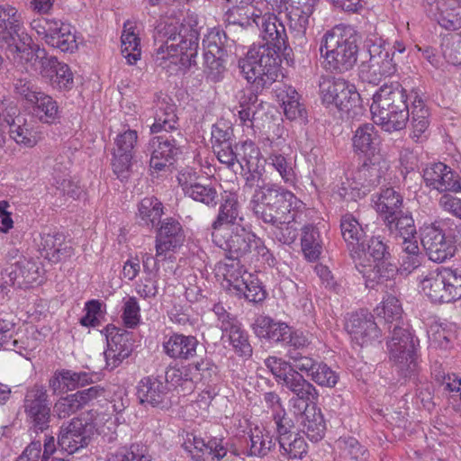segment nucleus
Masks as SVG:
<instances>
[{
  "instance_id": "nucleus-26",
  "label": "nucleus",
  "mask_w": 461,
  "mask_h": 461,
  "mask_svg": "<svg viewBox=\"0 0 461 461\" xmlns=\"http://www.w3.org/2000/svg\"><path fill=\"white\" fill-rule=\"evenodd\" d=\"M185 232L180 222L174 218H166L158 230L156 239L157 257L181 247L185 241Z\"/></svg>"
},
{
  "instance_id": "nucleus-11",
  "label": "nucleus",
  "mask_w": 461,
  "mask_h": 461,
  "mask_svg": "<svg viewBox=\"0 0 461 461\" xmlns=\"http://www.w3.org/2000/svg\"><path fill=\"white\" fill-rule=\"evenodd\" d=\"M319 0H277L276 12L285 14L295 48L304 49L308 43L306 31L309 19Z\"/></svg>"
},
{
  "instance_id": "nucleus-14",
  "label": "nucleus",
  "mask_w": 461,
  "mask_h": 461,
  "mask_svg": "<svg viewBox=\"0 0 461 461\" xmlns=\"http://www.w3.org/2000/svg\"><path fill=\"white\" fill-rule=\"evenodd\" d=\"M420 242L429 259L436 263L445 262L456 253V247L438 221L420 229Z\"/></svg>"
},
{
  "instance_id": "nucleus-17",
  "label": "nucleus",
  "mask_w": 461,
  "mask_h": 461,
  "mask_svg": "<svg viewBox=\"0 0 461 461\" xmlns=\"http://www.w3.org/2000/svg\"><path fill=\"white\" fill-rule=\"evenodd\" d=\"M137 398L140 404L158 409L171 405L170 389L159 377H143L137 385Z\"/></svg>"
},
{
  "instance_id": "nucleus-32",
  "label": "nucleus",
  "mask_w": 461,
  "mask_h": 461,
  "mask_svg": "<svg viewBox=\"0 0 461 461\" xmlns=\"http://www.w3.org/2000/svg\"><path fill=\"white\" fill-rule=\"evenodd\" d=\"M372 203L381 220L404 210L403 196L393 187L382 188L374 194Z\"/></svg>"
},
{
  "instance_id": "nucleus-33",
  "label": "nucleus",
  "mask_w": 461,
  "mask_h": 461,
  "mask_svg": "<svg viewBox=\"0 0 461 461\" xmlns=\"http://www.w3.org/2000/svg\"><path fill=\"white\" fill-rule=\"evenodd\" d=\"M290 326L285 322L276 321L267 316L259 315L253 323L254 333L259 339H265L271 343L281 344L289 331Z\"/></svg>"
},
{
  "instance_id": "nucleus-57",
  "label": "nucleus",
  "mask_w": 461,
  "mask_h": 461,
  "mask_svg": "<svg viewBox=\"0 0 461 461\" xmlns=\"http://www.w3.org/2000/svg\"><path fill=\"white\" fill-rule=\"evenodd\" d=\"M279 446L281 454L291 459H301L307 453V443L299 433L291 434V437L287 438H281Z\"/></svg>"
},
{
  "instance_id": "nucleus-27",
  "label": "nucleus",
  "mask_w": 461,
  "mask_h": 461,
  "mask_svg": "<svg viewBox=\"0 0 461 461\" xmlns=\"http://www.w3.org/2000/svg\"><path fill=\"white\" fill-rule=\"evenodd\" d=\"M163 349L171 358L188 360L198 356L203 348L194 336L174 333L163 342Z\"/></svg>"
},
{
  "instance_id": "nucleus-31",
  "label": "nucleus",
  "mask_w": 461,
  "mask_h": 461,
  "mask_svg": "<svg viewBox=\"0 0 461 461\" xmlns=\"http://www.w3.org/2000/svg\"><path fill=\"white\" fill-rule=\"evenodd\" d=\"M31 28L48 45L59 43V41H55V38L53 36L56 32H61V34L67 38L65 41H62L64 46L66 44L68 45L71 41L70 24L65 23L59 19L39 17L31 22Z\"/></svg>"
},
{
  "instance_id": "nucleus-63",
  "label": "nucleus",
  "mask_w": 461,
  "mask_h": 461,
  "mask_svg": "<svg viewBox=\"0 0 461 461\" xmlns=\"http://www.w3.org/2000/svg\"><path fill=\"white\" fill-rule=\"evenodd\" d=\"M309 377L318 385L329 388L335 387L339 380V374L322 361H318Z\"/></svg>"
},
{
  "instance_id": "nucleus-47",
  "label": "nucleus",
  "mask_w": 461,
  "mask_h": 461,
  "mask_svg": "<svg viewBox=\"0 0 461 461\" xmlns=\"http://www.w3.org/2000/svg\"><path fill=\"white\" fill-rule=\"evenodd\" d=\"M133 23H124L122 40V54L127 59L128 64L133 65L140 59L141 50L140 38L135 33Z\"/></svg>"
},
{
  "instance_id": "nucleus-5",
  "label": "nucleus",
  "mask_w": 461,
  "mask_h": 461,
  "mask_svg": "<svg viewBox=\"0 0 461 461\" xmlns=\"http://www.w3.org/2000/svg\"><path fill=\"white\" fill-rule=\"evenodd\" d=\"M212 236L213 242L230 256L249 261H261L269 267H275L277 264L276 258L264 241L248 225L235 224L233 228H230L229 236L223 240H218V235L214 232Z\"/></svg>"
},
{
  "instance_id": "nucleus-52",
  "label": "nucleus",
  "mask_w": 461,
  "mask_h": 461,
  "mask_svg": "<svg viewBox=\"0 0 461 461\" xmlns=\"http://www.w3.org/2000/svg\"><path fill=\"white\" fill-rule=\"evenodd\" d=\"M38 97L39 100H35L32 104L35 114L42 122H55L59 118V109L56 100L44 92H41Z\"/></svg>"
},
{
  "instance_id": "nucleus-43",
  "label": "nucleus",
  "mask_w": 461,
  "mask_h": 461,
  "mask_svg": "<svg viewBox=\"0 0 461 461\" xmlns=\"http://www.w3.org/2000/svg\"><path fill=\"white\" fill-rule=\"evenodd\" d=\"M302 251L308 261L315 262L322 252L323 242L319 230L313 225H306L302 230Z\"/></svg>"
},
{
  "instance_id": "nucleus-28",
  "label": "nucleus",
  "mask_w": 461,
  "mask_h": 461,
  "mask_svg": "<svg viewBox=\"0 0 461 461\" xmlns=\"http://www.w3.org/2000/svg\"><path fill=\"white\" fill-rule=\"evenodd\" d=\"M296 421L300 430L303 432L311 441L321 440L326 430V423L320 409L314 404L299 408L296 414Z\"/></svg>"
},
{
  "instance_id": "nucleus-23",
  "label": "nucleus",
  "mask_w": 461,
  "mask_h": 461,
  "mask_svg": "<svg viewBox=\"0 0 461 461\" xmlns=\"http://www.w3.org/2000/svg\"><path fill=\"white\" fill-rule=\"evenodd\" d=\"M389 169L388 162L380 156L366 160L355 172L365 196L385 181Z\"/></svg>"
},
{
  "instance_id": "nucleus-59",
  "label": "nucleus",
  "mask_w": 461,
  "mask_h": 461,
  "mask_svg": "<svg viewBox=\"0 0 461 461\" xmlns=\"http://www.w3.org/2000/svg\"><path fill=\"white\" fill-rule=\"evenodd\" d=\"M281 345L286 348L285 356L287 358L293 357L294 354L308 350L311 340L303 331L290 327Z\"/></svg>"
},
{
  "instance_id": "nucleus-7",
  "label": "nucleus",
  "mask_w": 461,
  "mask_h": 461,
  "mask_svg": "<svg viewBox=\"0 0 461 461\" xmlns=\"http://www.w3.org/2000/svg\"><path fill=\"white\" fill-rule=\"evenodd\" d=\"M389 331L391 337L387 341V348L390 360L394 364L396 372L405 379L416 376L419 368V339L410 330L408 323L393 324Z\"/></svg>"
},
{
  "instance_id": "nucleus-40",
  "label": "nucleus",
  "mask_w": 461,
  "mask_h": 461,
  "mask_svg": "<svg viewBox=\"0 0 461 461\" xmlns=\"http://www.w3.org/2000/svg\"><path fill=\"white\" fill-rule=\"evenodd\" d=\"M353 148L357 152L374 154L379 143L375 127L372 123L360 124L352 138Z\"/></svg>"
},
{
  "instance_id": "nucleus-13",
  "label": "nucleus",
  "mask_w": 461,
  "mask_h": 461,
  "mask_svg": "<svg viewBox=\"0 0 461 461\" xmlns=\"http://www.w3.org/2000/svg\"><path fill=\"white\" fill-rule=\"evenodd\" d=\"M177 181L185 196L208 208H215L218 205L220 199L216 186L194 169L184 168L179 171Z\"/></svg>"
},
{
  "instance_id": "nucleus-61",
  "label": "nucleus",
  "mask_w": 461,
  "mask_h": 461,
  "mask_svg": "<svg viewBox=\"0 0 461 461\" xmlns=\"http://www.w3.org/2000/svg\"><path fill=\"white\" fill-rule=\"evenodd\" d=\"M264 363L279 385H282V383L291 376L293 371H295L289 359L285 360L282 357L271 356L266 358Z\"/></svg>"
},
{
  "instance_id": "nucleus-62",
  "label": "nucleus",
  "mask_w": 461,
  "mask_h": 461,
  "mask_svg": "<svg viewBox=\"0 0 461 461\" xmlns=\"http://www.w3.org/2000/svg\"><path fill=\"white\" fill-rule=\"evenodd\" d=\"M194 380L209 384L217 376L219 368L209 357L201 358L198 361L189 364Z\"/></svg>"
},
{
  "instance_id": "nucleus-24",
  "label": "nucleus",
  "mask_w": 461,
  "mask_h": 461,
  "mask_svg": "<svg viewBox=\"0 0 461 461\" xmlns=\"http://www.w3.org/2000/svg\"><path fill=\"white\" fill-rule=\"evenodd\" d=\"M341 235L354 260L361 259L366 252V231L357 219L346 213L340 219Z\"/></svg>"
},
{
  "instance_id": "nucleus-49",
  "label": "nucleus",
  "mask_w": 461,
  "mask_h": 461,
  "mask_svg": "<svg viewBox=\"0 0 461 461\" xmlns=\"http://www.w3.org/2000/svg\"><path fill=\"white\" fill-rule=\"evenodd\" d=\"M375 312L388 324V330H391L393 324L406 323L402 319V305L395 296L389 295L375 309Z\"/></svg>"
},
{
  "instance_id": "nucleus-44",
  "label": "nucleus",
  "mask_w": 461,
  "mask_h": 461,
  "mask_svg": "<svg viewBox=\"0 0 461 461\" xmlns=\"http://www.w3.org/2000/svg\"><path fill=\"white\" fill-rule=\"evenodd\" d=\"M5 44V52L9 59L18 64L31 63L32 68L33 62H36V54L39 50L44 49L40 48L38 45L31 46L30 43H26L22 40L17 42L15 38H14V41H9Z\"/></svg>"
},
{
  "instance_id": "nucleus-21",
  "label": "nucleus",
  "mask_w": 461,
  "mask_h": 461,
  "mask_svg": "<svg viewBox=\"0 0 461 461\" xmlns=\"http://www.w3.org/2000/svg\"><path fill=\"white\" fill-rule=\"evenodd\" d=\"M426 185L442 192L458 193L461 190L459 175L444 163H433L423 170Z\"/></svg>"
},
{
  "instance_id": "nucleus-55",
  "label": "nucleus",
  "mask_w": 461,
  "mask_h": 461,
  "mask_svg": "<svg viewBox=\"0 0 461 461\" xmlns=\"http://www.w3.org/2000/svg\"><path fill=\"white\" fill-rule=\"evenodd\" d=\"M227 35L218 28H212L204 34L202 45L203 54L228 55L227 54Z\"/></svg>"
},
{
  "instance_id": "nucleus-48",
  "label": "nucleus",
  "mask_w": 461,
  "mask_h": 461,
  "mask_svg": "<svg viewBox=\"0 0 461 461\" xmlns=\"http://www.w3.org/2000/svg\"><path fill=\"white\" fill-rule=\"evenodd\" d=\"M177 116L176 114V106L174 104L162 103L156 111L154 123L150 126L151 133L176 130Z\"/></svg>"
},
{
  "instance_id": "nucleus-2",
  "label": "nucleus",
  "mask_w": 461,
  "mask_h": 461,
  "mask_svg": "<svg viewBox=\"0 0 461 461\" xmlns=\"http://www.w3.org/2000/svg\"><path fill=\"white\" fill-rule=\"evenodd\" d=\"M250 207L258 220L278 224L295 220L305 204L284 186L267 183L252 194Z\"/></svg>"
},
{
  "instance_id": "nucleus-9",
  "label": "nucleus",
  "mask_w": 461,
  "mask_h": 461,
  "mask_svg": "<svg viewBox=\"0 0 461 461\" xmlns=\"http://www.w3.org/2000/svg\"><path fill=\"white\" fill-rule=\"evenodd\" d=\"M320 93L322 104L327 107L334 106L341 116L355 118L363 113L360 95L356 86L344 78H323L320 82Z\"/></svg>"
},
{
  "instance_id": "nucleus-20",
  "label": "nucleus",
  "mask_w": 461,
  "mask_h": 461,
  "mask_svg": "<svg viewBox=\"0 0 461 461\" xmlns=\"http://www.w3.org/2000/svg\"><path fill=\"white\" fill-rule=\"evenodd\" d=\"M104 393L103 387L95 385L66 396H61L55 402L53 411L58 419H68L82 410L90 402L102 396Z\"/></svg>"
},
{
  "instance_id": "nucleus-45",
  "label": "nucleus",
  "mask_w": 461,
  "mask_h": 461,
  "mask_svg": "<svg viewBox=\"0 0 461 461\" xmlns=\"http://www.w3.org/2000/svg\"><path fill=\"white\" fill-rule=\"evenodd\" d=\"M20 25V14L17 10L9 5H0V39L5 43L19 36Z\"/></svg>"
},
{
  "instance_id": "nucleus-53",
  "label": "nucleus",
  "mask_w": 461,
  "mask_h": 461,
  "mask_svg": "<svg viewBox=\"0 0 461 461\" xmlns=\"http://www.w3.org/2000/svg\"><path fill=\"white\" fill-rule=\"evenodd\" d=\"M57 446L58 444L53 436L45 438L43 451L41 441H32L25 447L16 461H21L23 456H25V459L29 458L31 456H35L36 461H49L51 455L55 453Z\"/></svg>"
},
{
  "instance_id": "nucleus-4",
  "label": "nucleus",
  "mask_w": 461,
  "mask_h": 461,
  "mask_svg": "<svg viewBox=\"0 0 461 461\" xmlns=\"http://www.w3.org/2000/svg\"><path fill=\"white\" fill-rule=\"evenodd\" d=\"M358 41L359 36L351 26L338 25L326 32L319 48L325 69L339 74L352 69L357 59Z\"/></svg>"
},
{
  "instance_id": "nucleus-8",
  "label": "nucleus",
  "mask_w": 461,
  "mask_h": 461,
  "mask_svg": "<svg viewBox=\"0 0 461 461\" xmlns=\"http://www.w3.org/2000/svg\"><path fill=\"white\" fill-rule=\"evenodd\" d=\"M369 58L358 66V77L363 82L378 85L383 77L396 72L393 53L386 48L385 41L377 33H369L364 41Z\"/></svg>"
},
{
  "instance_id": "nucleus-30",
  "label": "nucleus",
  "mask_w": 461,
  "mask_h": 461,
  "mask_svg": "<svg viewBox=\"0 0 461 461\" xmlns=\"http://www.w3.org/2000/svg\"><path fill=\"white\" fill-rule=\"evenodd\" d=\"M397 275L396 264L384 260L381 263H376L364 275L366 286L370 289H381L383 292L393 291Z\"/></svg>"
},
{
  "instance_id": "nucleus-46",
  "label": "nucleus",
  "mask_w": 461,
  "mask_h": 461,
  "mask_svg": "<svg viewBox=\"0 0 461 461\" xmlns=\"http://www.w3.org/2000/svg\"><path fill=\"white\" fill-rule=\"evenodd\" d=\"M266 162L272 167L280 176L282 180L288 185H294L296 182L294 171V161L289 156L272 150L267 157Z\"/></svg>"
},
{
  "instance_id": "nucleus-35",
  "label": "nucleus",
  "mask_w": 461,
  "mask_h": 461,
  "mask_svg": "<svg viewBox=\"0 0 461 461\" xmlns=\"http://www.w3.org/2000/svg\"><path fill=\"white\" fill-rule=\"evenodd\" d=\"M281 386L292 393L303 406L314 403L319 396L315 386L299 372L293 371L291 376L285 383H282Z\"/></svg>"
},
{
  "instance_id": "nucleus-19",
  "label": "nucleus",
  "mask_w": 461,
  "mask_h": 461,
  "mask_svg": "<svg viewBox=\"0 0 461 461\" xmlns=\"http://www.w3.org/2000/svg\"><path fill=\"white\" fill-rule=\"evenodd\" d=\"M106 331L107 349L104 357L107 366L113 369L131 354L134 346L132 333L110 325Z\"/></svg>"
},
{
  "instance_id": "nucleus-29",
  "label": "nucleus",
  "mask_w": 461,
  "mask_h": 461,
  "mask_svg": "<svg viewBox=\"0 0 461 461\" xmlns=\"http://www.w3.org/2000/svg\"><path fill=\"white\" fill-rule=\"evenodd\" d=\"M3 122L4 127L8 126L11 139L20 146L33 148L41 139V132L23 116L8 115L3 119Z\"/></svg>"
},
{
  "instance_id": "nucleus-38",
  "label": "nucleus",
  "mask_w": 461,
  "mask_h": 461,
  "mask_svg": "<svg viewBox=\"0 0 461 461\" xmlns=\"http://www.w3.org/2000/svg\"><path fill=\"white\" fill-rule=\"evenodd\" d=\"M424 294L434 303H450L443 270L429 272L421 281Z\"/></svg>"
},
{
  "instance_id": "nucleus-56",
  "label": "nucleus",
  "mask_w": 461,
  "mask_h": 461,
  "mask_svg": "<svg viewBox=\"0 0 461 461\" xmlns=\"http://www.w3.org/2000/svg\"><path fill=\"white\" fill-rule=\"evenodd\" d=\"M152 457L146 445L133 443L111 454L106 461H151Z\"/></svg>"
},
{
  "instance_id": "nucleus-3",
  "label": "nucleus",
  "mask_w": 461,
  "mask_h": 461,
  "mask_svg": "<svg viewBox=\"0 0 461 461\" xmlns=\"http://www.w3.org/2000/svg\"><path fill=\"white\" fill-rule=\"evenodd\" d=\"M410 90L399 82L384 84L373 95L374 122L388 132L402 130L410 118Z\"/></svg>"
},
{
  "instance_id": "nucleus-15",
  "label": "nucleus",
  "mask_w": 461,
  "mask_h": 461,
  "mask_svg": "<svg viewBox=\"0 0 461 461\" xmlns=\"http://www.w3.org/2000/svg\"><path fill=\"white\" fill-rule=\"evenodd\" d=\"M92 435V426L84 422L79 417H75L61 424L59 429L57 444L58 447L68 453L74 454L87 447Z\"/></svg>"
},
{
  "instance_id": "nucleus-1",
  "label": "nucleus",
  "mask_w": 461,
  "mask_h": 461,
  "mask_svg": "<svg viewBox=\"0 0 461 461\" xmlns=\"http://www.w3.org/2000/svg\"><path fill=\"white\" fill-rule=\"evenodd\" d=\"M199 32L190 23H166L158 32L160 45L155 50L153 60L157 67L169 68L171 64L184 67L195 64L199 48Z\"/></svg>"
},
{
  "instance_id": "nucleus-42",
  "label": "nucleus",
  "mask_w": 461,
  "mask_h": 461,
  "mask_svg": "<svg viewBox=\"0 0 461 461\" xmlns=\"http://www.w3.org/2000/svg\"><path fill=\"white\" fill-rule=\"evenodd\" d=\"M162 214V203L155 196L143 198L138 205V220L140 225L154 228L160 222Z\"/></svg>"
},
{
  "instance_id": "nucleus-36",
  "label": "nucleus",
  "mask_w": 461,
  "mask_h": 461,
  "mask_svg": "<svg viewBox=\"0 0 461 461\" xmlns=\"http://www.w3.org/2000/svg\"><path fill=\"white\" fill-rule=\"evenodd\" d=\"M240 258L228 256L216 266L217 274L223 276L230 288L231 287L233 291L237 288L240 289L241 283L247 278L246 276L250 275L241 264Z\"/></svg>"
},
{
  "instance_id": "nucleus-50",
  "label": "nucleus",
  "mask_w": 461,
  "mask_h": 461,
  "mask_svg": "<svg viewBox=\"0 0 461 461\" xmlns=\"http://www.w3.org/2000/svg\"><path fill=\"white\" fill-rule=\"evenodd\" d=\"M435 19L441 27L447 30L455 31L461 28V2L447 0L442 4V8Z\"/></svg>"
},
{
  "instance_id": "nucleus-34",
  "label": "nucleus",
  "mask_w": 461,
  "mask_h": 461,
  "mask_svg": "<svg viewBox=\"0 0 461 461\" xmlns=\"http://www.w3.org/2000/svg\"><path fill=\"white\" fill-rule=\"evenodd\" d=\"M382 221L389 236L395 240L409 239L417 234L411 212L407 209L395 213V215L384 218Z\"/></svg>"
},
{
  "instance_id": "nucleus-41",
  "label": "nucleus",
  "mask_w": 461,
  "mask_h": 461,
  "mask_svg": "<svg viewBox=\"0 0 461 461\" xmlns=\"http://www.w3.org/2000/svg\"><path fill=\"white\" fill-rule=\"evenodd\" d=\"M233 155L236 159L233 160L231 167H226L228 169L236 172L235 167H239L257 166L261 152L258 147L250 140L235 143Z\"/></svg>"
},
{
  "instance_id": "nucleus-54",
  "label": "nucleus",
  "mask_w": 461,
  "mask_h": 461,
  "mask_svg": "<svg viewBox=\"0 0 461 461\" xmlns=\"http://www.w3.org/2000/svg\"><path fill=\"white\" fill-rule=\"evenodd\" d=\"M240 289L237 288L234 293L239 297H243L250 303H258L263 302L267 297V292L262 286L259 279L252 274L246 276Z\"/></svg>"
},
{
  "instance_id": "nucleus-12",
  "label": "nucleus",
  "mask_w": 461,
  "mask_h": 461,
  "mask_svg": "<svg viewBox=\"0 0 461 461\" xmlns=\"http://www.w3.org/2000/svg\"><path fill=\"white\" fill-rule=\"evenodd\" d=\"M249 14L252 16L253 24L259 29L260 37L265 41L262 45H267L270 50L284 55L289 54L288 50H292L293 48L297 50L293 43V39L291 41L288 40L285 27L276 15L270 14L263 15L262 11L256 14L255 10ZM298 50L302 51L303 49L298 48Z\"/></svg>"
},
{
  "instance_id": "nucleus-10",
  "label": "nucleus",
  "mask_w": 461,
  "mask_h": 461,
  "mask_svg": "<svg viewBox=\"0 0 461 461\" xmlns=\"http://www.w3.org/2000/svg\"><path fill=\"white\" fill-rule=\"evenodd\" d=\"M51 401L47 388L35 384L26 389L23 400V411L30 430L42 433L48 430L52 420Z\"/></svg>"
},
{
  "instance_id": "nucleus-6",
  "label": "nucleus",
  "mask_w": 461,
  "mask_h": 461,
  "mask_svg": "<svg viewBox=\"0 0 461 461\" xmlns=\"http://www.w3.org/2000/svg\"><path fill=\"white\" fill-rule=\"evenodd\" d=\"M267 45H252L246 56L239 60V68L245 79L256 90L271 86L278 77L280 57Z\"/></svg>"
},
{
  "instance_id": "nucleus-58",
  "label": "nucleus",
  "mask_w": 461,
  "mask_h": 461,
  "mask_svg": "<svg viewBox=\"0 0 461 461\" xmlns=\"http://www.w3.org/2000/svg\"><path fill=\"white\" fill-rule=\"evenodd\" d=\"M194 381V374L191 372L190 366H169L165 371L166 384H171L173 386H188L189 390L193 389Z\"/></svg>"
},
{
  "instance_id": "nucleus-18",
  "label": "nucleus",
  "mask_w": 461,
  "mask_h": 461,
  "mask_svg": "<svg viewBox=\"0 0 461 461\" xmlns=\"http://www.w3.org/2000/svg\"><path fill=\"white\" fill-rule=\"evenodd\" d=\"M346 329L352 340L361 347L371 344L381 336V330L374 316L363 309L351 313Z\"/></svg>"
},
{
  "instance_id": "nucleus-25",
  "label": "nucleus",
  "mask_w": 461,
  "mask_h": 461,
  "mask_svg": "<svg viewBox=\"0 0 461 461\" xmlns=\"http://www.w3.org/2000/svg\"><path fill=\"white\" fill-rule=\"evenodd\" d=\"M38 251L42 258L54 264L74 255L73 248L65 242V236L59 232L41 234Z\"/></svg>"
},
{
  "instance_id": "nucleus-37",
  "label": "nucleus",
  "mask_w": 461,
  "mask_h": 461,
  "mask_svg": "<svg viewBox=\"0 0 461 461\" xmlns=\"http://www.w3.org/2000/svg\"><path fill=\"white\" fill-rule=\"evenodd\" d=\"M244 217L240 212V203L234 196H228L221 203L218 214L212 222V232L216 233L221 226L230 225L233 228L235 224H243Z\"/></svg>"
},
{
  "instance_id": "nucleus-39",
  "label": "nucleus",
  "mask_w": 461,
  "mask_h": 461,
  "mask_svg": "<svg viewBox=\"0 0 461 461\" xmlns=\"http://www.w3.org/2000/svg\"><path fill=\"white\" fill-rule=\"evenodd\" d=\"M246 447L242 453L247 456L264 457L273 446L272 438L268 432H265L258 427L251 429L248 438L245 439Z\"/></svg>"
},
{
  "instance_id": "nucleus-51",
  "label": "nucleus",
  "mask_w": 461,
  "mask_h": 461,
  "mask_svg": "<svg viewBox=\"0 0 461 461\" xmlns=\"http://www.w3.org/2000/svg\"><path fill=\"white\" fill-rule=\"evenodd\" d=\"M18 264L20 267L19 276H22V280L19 281V288H28L30 285L35 283H41L44 269L36 259L26 258L20 257Z\"/></svg>"
},
{
  "instance_id": "nucleus-22",
  "label": "nucleus",
  "mask_w": 461,
  "mask_h": 461,
  "mask_svg": "<svg viewBox=\"0 0 461 461\" xmlns=\"http://www.w3.org/2000/svg\"><path fill=\"white\" fill-rule=\"evenodd\" d=\"M234 133L232 126L219 121L212 128V147L220 163L231 167L236 157L233 155Z\"/></svg>"
},
{
  "instance_id": "nucleus-16",
  "label": "nucleus",
  "mask_w": 461,
  "mask_h": 461,
  "mask_svg": "<svg viewBox=\"0 0 461 461\" xmlns=\"http://www.w3.org/2000/svg\"><path fill=\"white\" fill-rule=\"evenodd\" d=\"M150 153L149 167L156 171L165 170L172 166L180 153L177 140L170 133L155 136L149 141Z\"/></svg>"
},
{
  "instance_id": "nucleus-64",
  "label": "nucleus",
  "mask_w": 461,
  "mask_h": 461,
  "mask_svg": "<svg viewBox=\"0 0 461 461\" xmlns=\"http://www.w3.org/2000/svg\"><path fill=\"white\" fill-rule=\"evenodd\" d=\"M445 59L451 64L461 65V34L456 33L443 40L441 44Z\"/></svg>"
},
{
  "instance_id": "nucleus-60",
  "label": "nucleus",
  "mask_w": 461,
  "mask_h": 461,
  "mask_svg": "<svg viewBox=\"0 0 461 461\" xmlns=\"http://www.w3.org/2000/svg\"><path fill=\"white\" fill-rule=\"evenodd\" d=\"M227 57L228 55L203 54L204 73L207 79L219 82L223 78Z\"/></svg>"
}]
</instances>
